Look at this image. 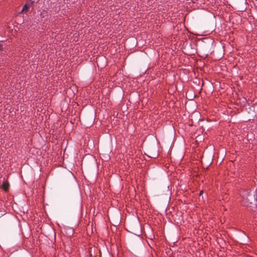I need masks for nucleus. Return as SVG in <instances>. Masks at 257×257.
Wrapping results in <instances>:
<instances>
[{
  "label": "nucleus",
  "mask_w": 257,
  "mask_h": 257,
  "mask_svg": "<svg viewBox=\"0 0 257 257\" xmlns=\"http://www.w3.org/2000/svg\"><path fill=\"white\" fill-rule=\"evenodd\" d=\"M34 3V1H30L27 2L23 7V9L20 12V14H26L27 12L28 9L33 6Z\"/></svg>",
  "instance_id": "1"
},
{
  "label": "nucleus",
  "mask_w": 257,
  "mask_h": 257,
  "mask_svg": "<svg viewBox=\"0 0 257 257\" xmlns=\"http://www.w3.org/2000/svg\"><path fill=\"white\" fill-rule=\"evenodd\" d=\"M9 182L6 180L5 178H4V181L3 184L1 185V189H3L5 192H8L10 188Z\"/></svg>",
  "instance_id": "2"
},
{
  "label": "nucleus",
  "mask_w": 257,
  "mask_h": 257,
  "mask_svg": "<svg viewBox=\"0 0 257 257\" xmlns=\"http://www.w3.org/2000/svg\"><path fill=\"white\" fill-rule=\"evenodd\" d=\"M243 198L245 199V201L247 203L246 205H248L249 203L251 204L252 203L251 200L253 199L252 195L248 193H247V195H245V196L243 195Z\"/></svg>",
  "instance_id": "3"
},
{
  "label": "nucleus",
  "mask_w": 257,
  "mask_h": 257,
  "mask_svg": "<svg viewBox=\"0 0 257 257\" xmlns=\"http://www.w3.org/2000/svg\"><path fill=\"white\" fill-rule=\"evenodd\" d=\"M46 14H47V12H46L45 11H43L40 14L41 18H44L46 16Z\"/></svg>",
  "instance_id": "4"
},
{
  "label": "nucleus",
  "mask_w": 257,
  "mask_h": 257,
  "mask_svg": "<svg viewBox=\"0 0 257 257\" xmlns=\"http://www.w3.org/2000/svg\"><path fill=\"white\" fill-rule=\"evenodd\" d=\"M203 193V191H201L199 193V195H201Z\"/></svg>",
  "instance_id": "5"
}]
</instances>
